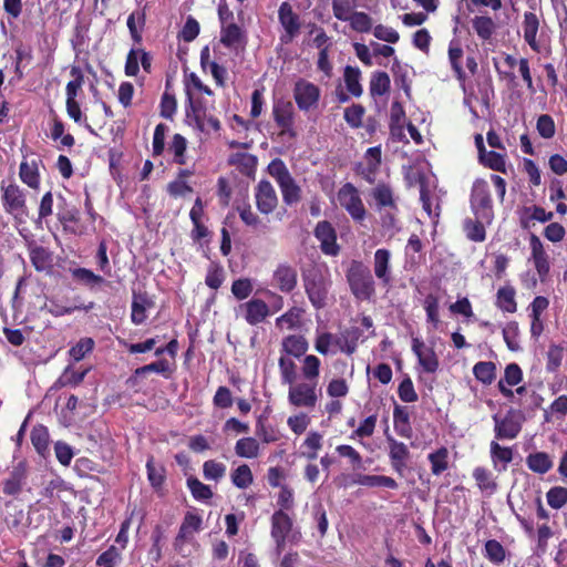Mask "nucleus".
I'll use <instances>...</instances> for the list:
<instances>
[{
    "instance_id": "nucleus-1",
    "label": "nucleus",
    "mask_w": 567,
    "mask_h": 567,
    "mask_svg": "<svg viewBox=\"0 0 567 567\" xmlns=\"http://www.w3.org/2000/svg\"><path fill=\"white\" fill-rule=\"evenodd\" d=\"M1 203L4 212L13 219V226L18 233L27 238L28 229L24 227L30 217V209L27 203V192L16 182L0 183Z\"/></svg>"
},
{
    "instance_id": "nucleus-63",
    "label": "nucleus",
    "mask_w": 567,
    "mask_h": 567,
    "mask_svg": "<svg viewBox=\"0 0 567 567\" xmlns=\"http://www.w3.org/2000/svg\"><path fill=\"white\" fill-rule=\"evenodd\" d=\"M503 339L511 351H518L520 349L518 342L519 326L517 321H508L503 328Z\"/></svg>"
},
{
    "instance_id": "nucleus-26",
    "label": "nucleus",
    "mask_w": 567,
    "mask_h": 567,
    "mask_svg": "<svg viewBox=\"0 0 567 567\" xmlns=\"http://www.w3.org/2000/svg\"><path fill=\"white\" fill-rule=\"evenodd\" d=\"M539 18L535 12L526 11L522 22L523 37L525 42L533 51H539V43L537 41V33L539 30Z\"/></svg>"
},
{
    "instance_id": "nucleus-13",
    "label": "nucleus",
    "mask_w": 567,
    "mask_h": 567,
    "mask_svg": "<svg viewBox=\"0 0 567 567\" xmlns=\"http://www.w3.org/2000/svg\"><path fill=\"white\" fill-rule=\"evenodd\" d=\"M254 196L256 207L260 214L269 215L276 210L279 199L275 187L269 181H259L255 186Z\"/></svg>"
},
{
    "instance_id": "nucleus-44",
    "label": "nucleus",
    "mask_w": 567,
    "mask_h": 567,
    "mask_svg": "<svg viewBox=\"0 0 567 567\" xmlns=\"http://www.w3.org/2000/svg\"><path fill=\"white\" fill-rule=\"evenodd\" d=\"M472 476L475 480L477 487L482 492L494 493L496 491L497 483L495 482L492 472L486 467H475L473 470Z\"/></svg>"
},
{
    "instance_id": "nucleus-15",
    "label": "nucleus",
    "mask_w": 567,
    "mask_h": 567,
    "mask_svg": "<svg viewBox=\"0 0 567 567\" xmlns=\"http://www.w3.org/2000/svg\"><path fill=\"white\" fill-rule=\"evenodd\" d=\"M278 20L285 30V33L280 37L281 43L291 42L300 31V18L293 11L291 4L288 1L282 2L278 9Z\"/></svg>"
},
{
    "instance_id": "nucleus-4",
    "label": "nucleus",
    "mask_w": 567,
    "mask_h": 567,
    "mask_svg": "<svg viewBox=\"0 0 567 567\" xmlns=\"http://www.w3.org/2000/svg\"><path fill=\"white\" fill-rule=\"evenodd\" d=\"M306 295L312 307L317 310L327 306L331 281L324 274L317 268L302 274Z\"/></svg>"
},
{
    "instance_id": "nucleus-20",
    "label": "nucleus",
    "mask_w": 567,
    "mask_h": 567,
    "mask_svg": "<svg viewBox=\"0 0 567 567\" xmlns=\"http://www.w3.org/2000/svg\"><path fill=\"white\" fill-rule=\"evenodd\" d=\"M28 477V465L20 461L13 465L9 476L2 483V492L8 496H17L21 493Z\"/></svg>"
},
{
    "instance_id": "nucleus-52",
    "label": "nucleus",
    "mask_w": 567,
    "mask_h": 567,
    "mask_svg": "<svg viewBox=\"0 0 567 567\" xmlns=\"http://www.w3.org/2000/svg\"><path fill=\"white\" fill-rule=\"evenodd\" d=\"M423 308L426 312V321L436 329L441 322L440 320V300L434 293H429L423 300Z\"/></svg>"
},
{
    "instance_id": "nucleus-10",
    "label": "nucleus",
    "mask_w": 567,
    "mask_h": 567,
    "mask_svg": "<svg viewBox=\"0 0 567 567\" xmlns=\"http://www.w3.org/2000/svg\"><path fill=\"white\" fill-rule=\"evenodd\" d=\"M272 116L276 125L280 128V136L288 135L295 138L297 133L295 131V111L290 101L279 100L274 103Z\"/></svg>"
},
{
    "instance_id": "nucleus-25",
    "label": "nucleus",
    "mask_w": 567,
    "mask_h": 567,
    "mask_svg": "<svg viewBox=\"0 0 567 567\" xmlns=\"http://www.w3.org/2000/svg\"><path fill=\"white\" fill-rule=\"evenodd\" d=\"M202 524L203 519L198 514L194 512H187L175 538V545L179 546L188 542L194 533H197L202 529Z\"/></svg>"
},
{
    "instance_id": "nucleus-49",
    "label": "nucleus",
    "mask_w": 567,
    "mask_h": 567,
    "mask_svg": "<svg viewBox=\"0 0 567 567\" xmlns=\"http://www.w3.org/2000/svg\"><path fill=\"white\" fill-rule=\"evenodd\" d=\"M478 163L486 168L495 172L506 174V154H501L495 151H487V153L478 159Z\"/></svg>"
},
{
    "instance_id": "nucleus-35",
    "label": "nucleus",
    "mask_w": 567,
    "mask_h": 567,
    "mask_svg": "<svg viewBox=\"0 0 567 567\" xmlns=\"http://www.w3.org/2000/svg\"><path fill=\"white\" fill-rule=\"evenodd\" d=\"M431 465V472L435 476H440L450 466V452L446 446H441L427 455Z\"/></svg>"
},
{
    "instance_id": "nucleus-28",
    "label": "nucleus",
    "mask_w": 567,
    "mask_h": 567,
    "mask_svg": "<svg viewBox=\"0 0 567 567\" xmlns=\"http://www.w3.org/2000/svg\"><path fill=\"white\" fill-rule=\"evenodd\" d=\"M154 302L146 292L133 291V300L131 306V320L134 324H142L147 319L146 310L152 308Z\"/></svg>"
},
{
    "instance_id": "nucleus-57",
    "label": "nucleus",
    "mask_w": 567,
    "mask_h": 567,
    "mask_svg": "<svg viewBox=\"0 0 567 567\" xmlns=\"http://www.w3.org/2000/svg\"><path fill=\"white\" fill-rule=\"evenodd\" d=\"M348 22L351 29L359 33H369L373 30L372 18L363 11H353Z\"/></svg>"
},
{
    "instance_id": "nucleus-30",
    "label": "nucleus",
    "mask_w": 567,
    "mask_h": 567,
    "mask_svg": "<svg viewBox=\"0 0 567 567\" xmlns=\"http://www.w3.org/2000/svg\"><path fill=\"white\" fill-rule=\"evenodd\" d=\"M393 426L398 435L404 439H411L413 431L410 422V413L406 406L394 404Z\"/></svg>"
},
{
    "instance_id": "nucleus-51",
    "label": "nucleus",
    "mask_w": 567,
    "mask_h": 567,
    "mask_svg": "<svg viewBox=\"0 0 567 567\" xmlns=\"http://www.w3.org/2000/svg\"><path fill=\"white\" fill-rule=\"evenodd\" d=\"M484 556L494 565H501L506 559L504 546L496 539H488L484 545Z\"/></svg>"
},
{
    "instance_id": "nucleus-47",
    "label": "nucleus",
    "mask_w": 567,
    "mask_h": 567,
    "mask_svg": "<svg viewBox=\"0 0 567 567\" xmlns=\"http://www.w3.org/2000/svg\"><path fill=\"white\" fill-rule=\"evenodd\" d=\"M473 374L477 381L489 385L496 378V365L492 361H480L473 367Z\"/></svg>"
},
{
    "instance_id": "nucleus-33",
    "label": "nucleus",
    "mask_w": 567,
    "mask_h": 567,
    "mask_svg": "<svg viewBox=\"0 0 567 567\" xmlns=\"http://www.w3.org/2000/svg\"><path fill=\"white\" fill-rule=\"evenodd\" d=\"M353 482L367 487H386L390 489H396L399 487L394 478L385 475L358 474Z\"/></svg>"
},
{
    "instance_id": "nucleus-19",
    "label": "nucleus",
    "mask_w": 567,
    "mask_h": 567,
    "mask_svg": "<svg viewBox=\"0 0 567 567\" xmlns=\"http://www.w3.org/2000/svg\"><path fill=\"white\" fill-rule=\"evenodd\" d=\"M298 284V272L295 266L280 262L272 274V285L284 293L293 291Z\"/></svg>"
},
{
    "instance_id": "nucleus-50",
    "label": "nucleus",
    "mask_w": 567,
    "mask_h": 567,
    "mask_svg": "<svg viewBox=\"0 0 567 567\" xmlns=\"http://www.w3.org/2000/svg\"><path fill=\"white\" fill-rule=\"evenodd\" d=\"M72 80L65 86L66 100L78 99L79 93L82 91L84 84V74L80 66L73 65L70 70Z\"/></svg>"
},
{
    "instance_id": "nucleus-23",
    "label": "nucleus",
    "mask_w": 567,
    "mask_h": 567,
    "mask_svg": "<svg viewBox=\"0 0 567 567\" xmlns=\"http://www.w3.org/2000/svg\"><path fill=\"white\" fill-rule=\"evenodd\" d=\"M391 252L385 248L377 249L373 258V270L375 277L386 287L392 281L391 276Z\"/></svg>"
},
{
    "instance_id": "nucleus-40",
    "label": "nucleus",
    "mask_w": 567,
    "mask_h": 567,
    "mask_svg": "<svg viewBox=\"0 0 567 567\" xmlns=\"http://www.w3.org/2000/svg\"><path fill=\"white\" fill-rule=\"evenodd\" d=\"M308 347V341L303 336L290 334L282 340V351L295 358L306 354Z\"/></svg>"
},
{
    "instance_id": "nucleus-37",
    "label": "nucleus",
    "mask_w": 567,
    "mask_h": 567,
    "mask_svg": "<svg viewBox=\"0 0 567 567\" xmlns=\"http://www.w3.org/2000/svg\"><path fill=\"white\" fill-rule=\"evenodd\" d=\"M472 28L482 41H489L496 31V23L488 16H475L472 19Z\"/></svg>"
},
{
    "instance_id": "nucleus-56",
    "label": "nucleus",
    "mask_w": 567,
    "mask_h": 567,
    "mask_svg": "<svg viewBox=\"0 0 567 567\" xmlns=\"http://www.w3.org/2000/svg\"><path fill=\"white\" fill-rule=\"evenodd\" d=\"M152 547L148 550V557L155 563L162 559V544L165 539V529L162 525L157 524L152 530L151 535Z\"/></svg>"
},
{
    "instance_id": "nucleus-31",
    "label": "nucleus",
    "mask_w": 567,
    "mask_h": 567,
    "mask_svg": "<svg viewBox=\"0 0 567 567\" xmlns=\"http://www.w3.org/2000/svg\"><path fill=\"white\" fill-rule=\"evenodd\" d=\"M515 296L516 290L513 286H503L498 288L496 292L495 306L503 312L514 313L517 311V302Z\"/></svg>"
},
{
    "instance_id": "nucleus-2",
    "label": "nucleus",
    "mask_w": 567,
    "mask_h": 567,
    "mask_svg": "<svg viewBox=\"0 0 567 567\" xmlns=\"http://www.w3.org/2000/svg\"><path fill=\"white\" fill-rule=\"evenodd\" d=\"M347 282L355 299L365 301L375 295V282L371 270L360 260H352L346 272Z\"/></svg>"
},
{
    "instance_id": "nucleus-64",
    "label": "nucleus",
    "mask_w": 567,
    "mask_h": 567,
    "mask_svg": "<svg viewBox=\"0 0 567 567\" xmlns=\"http://www.w3.org/2000/svg\"><path fill=\"white\" fill-rule=\"evenodd\" d=\"M548 505L554 509H559L567 504V488L554 486L546 493Z\"/></svg>"
},
{
    "instance_id": "nucleus-27",
    "label": "nucleus",
    "mask_w": 567,
    "mask_h": 567,
    "mask_svg": "<svg viewBox=\"0 0 567 567\" xmlns=\"http://www.w3.org/2000/svg\"><path fill=\"white\" fill-rule=\"evenodd\" d=\"M41 161H22L19 166V177L29 188L38 190L41 185L39 164Z\"/></svg>"
},
{
    "instance_id": "nucleus-29",
    "label": "nucleus",
    "mask_w": 567,
    "mask_h": 567,
    "mask_svg": "<svg viewBox=\"0 0 567 567\" xmlns=\"http://www.w3.org/2000/svg\"><path fill=\"white\" fill-rule=\"evenodd\" d=\"M229 164L236 166L240 174L255 177L258 159L249 153H236L229 157Z\"/></svg>"
},
{
    "instance_id": "nucleus-12",
    "label": "nucleus",
    "mask_w": 567,
    "mask_h": 567,
    "mask_svg": "<svg viewBox=\"0 0 567 567\" xmlns=\"http://www.w3.org/2000/svg\"><path fill=\"white\" fill-rule=\"evenodd\" d=\"M237 311L249 326H258L271 316L270 306L259 298H251L240 303Z\"/></svg>"
},
{
    "instance_id": "nucleus-6",
    "label": "nucleus",
    "mask_w": 567,
    "mask_h": 567,
    "mask_svg": "<svg viewBox=\"0 0 567 567\" xmlns=\"http://www.w3.org/2000/svg\"><path fill=\"white\" fill-rule=\"evenodd\" d=\"M337 198L340 206L350 215L353 221L362 224L367 217V209L358 188L352 183L343 184Z\"/></svg>"
},
{
    "instance_id": "nucleus-60",
    "label": "nucleus",
    "mask_w": 567,
    "mask_h": 567,
    "mask_svg": "<svg viewBox=\"0 0 567 567\" xmlns=\"http://www.w3.org/2000/svg\"><path fill=\"white\" fill-rule=\"evenodd\" d=\"M320 364L321 362L318 357L313 354H308L305 357L301 370L306 381L318 382V377L320 374Z\"/></svg>"
},
{
    "instance_id": "nucleus-42",
    "label": "nucleus",
    "mask_w": 567,
    "mask_h": 567,
    "mask_svg": "<svg viewBox=\"0 0 567 567\" xmlns=\"http://www.w3.org/2000/svg\"><path fill=\"white\" fill-rule=\"evenodd\" d=\"M554 217L551 212H546L540 206L524 207L523 215L520 216V226L524 229L529 228V220H537L540 223L550 221Z\"/></svg>"
},
{
    "instance_id": "nucleus-14",
    "label": "nucleus",
    "mask_w": 567,
    "mask_h": 567,
    "mask_svg": "<svg viewBox=\"0 0 567 567\" xmlns=\"http://www.w3.org/2000/svg\"><path fill=\"white\" fill-rule=\"evenodd\" d=\"M529 248H530V257L529 260L533 261L535 270L540 279V281H545L550 272V257L546 251L543 241L535 234H530L529 236Z\"/></svg>"
},
{
    "instance_id": "nucleus-62",
    "label": "nucleus",
    "mask_w": 567,
    "mask_h": 567,
    "mask_svg": "<svg viewBox=\"0 0 567 567\" xmlns=\"http://www.w3.org/2000/svg\"><path fill=\"white\" fill-rule=\"evenodd\" d=\"M72 277L82 282L83 285L93 288L95 285H101L105 282L104 278L100 275L94 274L92 270L87 268H75L71 271Z\"/></svg>"
},
{
    "instance_id": "nucleus-41",
    "label": "nucleus",
    "mask_w": 567,
    "mask_h": 567,
    "mask_svg": "<svg viewBox=\"0 0 567 567\" xmlns=\"http://www.w3.org/2000/svg\"><path fill=\"white\" fill-rule=\"evenodd\" d=\"M344 84L347 91L354 97H360L363 93L362 85L360 83L361 71L357 66L347 65L343 72Z\"/></svg>"
},
{
    "instance_id": "nucleus-46",
    "label": "nucleus",
    "mask_w": 567,
    "mask_h": 567,
    "mask_svg": "<svg viewBox=\"0 0 567 567\" xmlns=\"http://www.w3.org/2000/svg\"><path fill=\"white\" fill-rule=\"evenodd\" d=\"M259 443L255 437L247 436L239 439L235 445V453L239 457L256 458L259 455Z\"/></svg>"
},
{
    "instance_id": "nucleus-59",
    "label": "nucleus",
    "mask_w": 567,
    "mask_h": 567,
    "mask_svg": "<svg viewBox=\"0 0 567 567\" xmlns=\"http://www.w3.org/2000/svg\"><path fill=\"white\" fill-rule=\"evenodd\" d=\"M168 150L174 154V163L178 165L186 164L187 140L182 134L176 133L173 135Z\"/></svg>"
},
{
    "instance_id": "nucleus-5",
    "label": "nucleus",
    "mask_w": 567,
    "mask_h": 567,
    "mask_svg": "<svg viewBox=\"0 0 567 567\" xmlns=\"http://www.w3.org/2000/svg\"><path fill=\"white\" fill-rule=\"evenodd\" d=\"M471 209L476 218L491 225L494 219L493 199L488 183L485 179H476L473 183L470 196Z\"/></svg>"
},
{
    "instance_id": "nucleus-8",
    "label": "nucleus",
    "mask_w": 567,
    "mask_h": 567,
    "mask_svg": "<svg viewBox=\"0 0 567 567\" xmlns=\"http://www.w3.org/2000/svg\"><path fill=\"white\" fill-rule=\"evenodd\" d=\"M292 93L295 102L301 112H309L318 107L321 91L315 83L306 79H299L295 83Z\"/></svg>"
},
{
    "instance_id": "nucleus-16",
    "label": "nucleus",
    "mask_w": 567,
    "mask_h": 567,
    "mask_svg": "<svg viewBox=\"0 0 567 567\" xmlns=\"http://www.w3.org/2000/svg\"><path fill=\"white\" fill-rule=\"evenodd\" d=\"M219 42L235 52L244 51L248 42L247 32L235 22H223L220 24Z\"/></svg>"
},
{
    "instance_id": "nucleus-17",
    "label": "nucleus",
    "mask_w": 567,
    "mask_h": 567,
    "mask_svg": "<svg viewBox=\"0 0 567 567\" xmlns=\"http://www.w3.org/2000/svg\"><path fill=\"white\" fill-rule=\"evenodd\" d=\"M381 163V146L369 147L364 154V162L357 165L355 172L369 184H374Z\"/></svg>"
},
{
    "instance_id": "nucleus-24",
    "label": "nucleus",
    "mask_w": 567,
    "mask_h": 567,
    "mask_svg": "<svg viewBox=\"0 0 567 567\" xmlns=\"http://www.w3.org/2000/svg\"><path fill=\"white\" fill-rule=\"evenodd\" d=\"M28 249L30 261L37 271L42 272L52 269L53 255L48 248L32 241L29 244Z\"/></svg>"
},
{
    "instance_id": "nucleus-9",
    "label": "nucleus",
    "mask_w": 567,
    "mask_h": 567,
    "mask_svg": "<svg viewBox=\"0 0 567 567\" xmlns=\"http://www.w3.org/2000/svg\"><path fill=\"white\" fill-rule=\"evenodd\" d=\"M318 382H300L290 385L288 401L296 408L313 409L318 402Z\"/></svg>"
},
{
    "instance_id": "nucleus-34",
    "label": "nucleus",
    "mask_w": 567,
    "mask_h": 567,
    "mask_svg": "<svg viewBox=\"0 0 567 567\" xmlns=\"http://www.w3.org/2000/svg\"><path fill=\"white\" fill-rule=\"evenodd\" d=\"M391 89V80L386 72L375 71L371 74L369 92L372 97H379L388 94Z\"/></svg>"
},
{
    "instance_id": "nucleus-21",
    "label": "nucleus",
    "mask_w": 567,
    "mask_h": 567,
    "mask_svg": "<svg viewBox=\"0 0 567 567\" xmlns=\"http://www.w3.org/2000/svg\"><path fill=\"white\" fill-rule=\"evenodd\" d=\"M386 443L389 445L390 464L394 472L402 475L406 468V462L410 458L409 447L391 435H386Z\"/></svg>"
},
{
    "instance_id": "nucleus-53",
    "label": "nucleus",
    "mask_w": 567,
    "mask_h": 567,
    "mask_svg": "<svg viewBox=\"0 0 567 567\" xmlns=\"http://www.w3.org/2000/svg\"><path fill=\"white\" fill-rule=\"evenodd\" d=\"M53 194L51 190L44 193L40 199L38 215L33 219L37 228L42 229V223L53 214Z\"/></svg>"
},
{
    "instance_id": "nucleus-61",
    "label": "nucleus",
    "mask_w": 567,
    "mask_h": 567,
    "mask_svg": "<svg viewBox=\"0 0 567 567\" xmlns=\"http://www.w3.org/2000/svg\"><path fill=\"white\" fill-rule=\"evenodd\" d=\"M252 481L254 476L247 464L239 465L231 472V483L240 489L247 488Z\"/></svg>"
},
{
    "instance_id": "nucleus-36",
    "label": "nucleus",
    "mask_w": 567,
    "mask_h": 567,
    "mask_svg": "<svg viewBox=\"0 0 567 567\" xmlns=\"http://www.w3.org/2000/svg\"><path fill=\"white\" fill-rule=\"evenodd\" d=\"M462 58L463 49L461 48L458 42L452 41L449 45V60L451 63V68L454 72L455 79L463 84L467 80V75L462 68Z\"/></svg>"
},
{
    "instance_id": "nucleus-38",
    "label": "nucleus",
    "mask_w": 567,
    "mask_h": 567,
    "mask_svg": "<svg viewBox=\"0 0 567 567\" xmlns=\"http://www.w3.org/2000/svg\"><path fill=\"white\" fill-rule=\"evenodd\" d=\"M527 467L539 475H544L553 467V460L546 452H534L526 457Z\"/></svg>"
},
{
    "instance_id": "nucleus-58",
    "label": "nucleus",
    "mask_w": 567,
    "mask_h": 567,
    "mask_svg": "<svg viewBox=\"0 0 567 567\" xmlns=\"http://www.w3.org/2000/svg\"><path fill=\"white\" fill-rule=\"evenodd\" d=\"M565 350L559 344H550L546 353V371L555 373L561 365Z\"/></svg>"
},
{
    "instance_id": "nucleus-7",
    "label": "nucleus",
    "mask_w": 567,
    "mask_h": 567,
    "mask_svg": "<svg viewBox=\"0 0 567 567\" xmlns=\"http://www.w3.org/2000/svg\"><path fill=\"white\" fill-rule=\"evenodd\" d=\"M492 419L496 440H514L519 435L524 421L520 411L509 409L504 416L495 413Z\"/></svg>"
},
{
    "instance_id": "nucleus-18",
    "label": "nucleus",
    "mask_w": 567,
    "mask_h": 567,
    "mask_svg": "<svg viewBox=\"0 0 567 567\" xmlns=\"http://www.w3.org/2000/svg\"><path fill=\"white\" fill-rule=\"evenodd\" d=\"M315 237L320 241V249L327 256H338L340 246L337 243V231L328 220H321L313 230Z\"/></svg>"
},
{
    "instance_id": "nucleus-11",
    "label": "nucleus",
    "mask_w": 567,
    "mask_h": 567,
    "mask_svg": "<svg viewBox=\"0 0 567 567\" xmlns=\"http://www.w3.org/2000/svg\"><path fill=\"white\" fill-rule=\"evenodd\" d=\"M270 535L276 544V549L280 553L292 532L293 520L288 513L284 511H275L270 518Z\"/></svg>"
},
{
    "instance_id": "nucleus-55",
    "label": "nucleus",
    "mask_w": 567,
    "mask_h": 567,
    "mask_svg": "<svg viewBox=\"0 0 567 567\" xmlns=\"http://www.w3.org/2000/svg\"><path fill=\"white\" fill-rule=\"evenodd\" d=\"M302 447L305 451L302 455L308 460H316L318 451L322 447V435L317 431H310L303 441Z\"/></svg>"
},
{
    "instance_id": "nucleus-32",
    "label": "nucleus",
    "mask_w": 567,
    "mask_h": 567,
    "mask_svg": "<svg viewBox=\"0 0 567 567\" xmlns=\"http://www.w3.org/2000/svg\"><path fill=\"white\" fill-rule=\"evenodd\" d=\"M371 196L375 203V209H382L385 207L394 208L396 204L392 187L386 183H379L371 190Z\"/></svg>"
},
{
    "instance_id": "nucleus-3",
    "label": "nucleus",
    "mask_w": 567,
    "mask_h": 567,
    "mask_svg": "<svg viewBox=\"0 0 567 567\" xmlns=\"http://www.w3.org/2000/svg\"><path fill=\"white\" fill-rule=\"evenodd\" d=\"M268 173L277 182L282 200L287 206H292L301 200V187L291 176L287 165L281 158H274L268 165Z\"/></svg>"
},
{
    "instance_id": "nucleus-48",
    "label": "nucleus",
    "mask_w": 567,
    "mask_h": 567,
    "mask_svg": "<svg viewBox=\"0 0 567 567\" xmlns=\"http://www.w3.org/2000/svg\"><path fill=\"white\" fill-rule=\"evenodd\" d=\"M31 443L35 451L41 455L45 456L49 452V431L43 425L33 426L30 434Z\"/></svg>"
},
{
    "instance_id": "nucleus-43",
    "label": "nucleus",
    "mask_w": 567,
    "mask_h": 567,
    "mask_svg": "<svg viewBox=\"0 0 567 567\" xmlns=\"http://www.w3.org/2000/svg\"><path fill=\"white\" fill-rule=\"evenodd\" d=\"M146 471L151 486L155 491H159L163 487L166 480L165 467L161 464H156L154 461V456H150L146 462Z\"/></svg>"
},
{
    "instance_id": "nucleus-54",
    "label": "nucleus",
    "mask_w": 567,
    "mask_h": 567,
    "mask_svg": "<svg viewBox=\"0 0 567 567\" xmlns=\"http://www.w3.org/2000/svg\"><path fill=\"white\" fill-rule=\"evenodd\" d=\"M379 213L380 223L383 229L388 231L399 230V206L375 209Z\"/></svg>"
},
{
    "instance_id": "nucleus-22",
    "label": "nucleus",
    "mask_w": 567,
    "mask_h": 567,
    "mask_svg": "<svg viewBox=\"0 0 567 567\" xmlns=\"http://www.w3.org/2000/svg\"><path fill=\"white\" fill-rule=\"evenodd\" d=\"M412 350L425 372L435 373L437 371L440 362L433 348L426 347L423 341L414 338L412 340Z\"/></svg>"
},
{
    "instance_id": "nucleus-39",
    "label": "nucleus",
    "mask_w": 567,
    "mask_h": 567,
    "mask_svg": "<svg viewBox=\"0 0 567 567\" xmlns=\"http://www.w3.org/2000/svg\"><path fill=\"white\" fill-rule=\"evenodd\" d=\"M485 220L476 218H466L463 221V230L468 240L482 243L486 239Z\"/></svg>"
},
{
    "instance_id": "nucleus-45",
    "label": "nucleus",
    "mask_w": 567,
    "mask_h": 567,
    "mask_svg": "<svg viewBox=\"0 0 567 567\" xmlns=\"http://www.w3.org/2000/svg\"><path fill=\"white\" fill-rule=\"evenodd\" d=\"M491 460L494 468H497L498 463H503L502 470H506V465L513 461V450L507 446H502L498 442L492 441L489 444Z\"/></svg>"
}]
</instances>
